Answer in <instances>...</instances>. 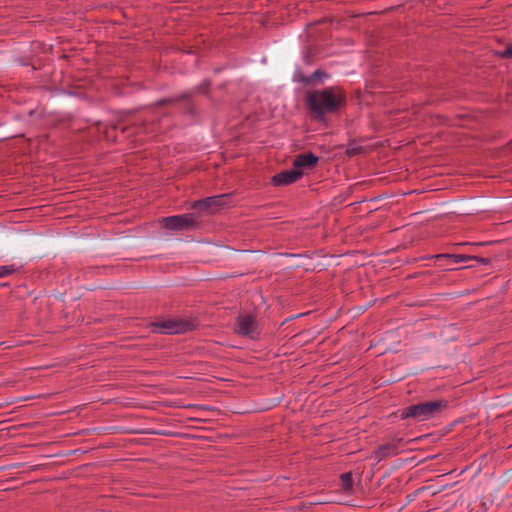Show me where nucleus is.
I'll use <instances>...</instances> for the list:
<instances>
[{"instance_id": "nucleus-18", "label": "nucleus", "mask_w": 512, "mask_h": 512, "mask_svg": "<svg viewBox=\"0 0 512 512\" xmlns=\"http://www.w3.org/2000/svg\"><path fill=\"white\" fill-rule=\"evenodd\" d=\"M496 55L500 59H512V44H508L505 49L497 51Z\"/></svg>"}, {"instance_id": "nucleus-15", "label": "nucleus", "mask_w": 512, "mask_h": 512, "mask_svg": "<svg viewBox=\"0 0 512 512\" xmlns=\"http://www.w3.org/2000/svg\"><path fill=\"white\" fill-rule=\"evenodd\" d=\"M192 98H190L189 100H185L183 101V106L181 108V112L183 114H189L191 116H195L197 111H196V106L194 105V103L191 101ZM182 103V101L180 102Z\"/></svg>"}, {"instance_id": "nucleus-7", "label": "nucleus", "mask_w": 512, "mask_h": 512, "mask_svg": "<svg viewBox=\"0 0 512 512\" xmlns=\"http://www.w3.org/2000/svg\"><path fill=\"white\" fill-rule=\"evenodd\" d=\"M303 176V171L298 169H290L285 170L280 173L275 174L271 178V184L273 186H287L292 183H295Z\"/></svg>"}, {"instance_id": "nucleus-24", "label": "nucleus", "mask_w": 512, "mask_h": 512, "mask_svg": "<svg viewBox=\"0 0 512 512\" xmlns=\"http://www.w3.org/2000/svg\"><path fill=\"white\" fill-rule=\"evenodd\" d=\"M304 60L307 64H310L311 63V60H310V56L308 53L305 54V57H304Z\"/></svg>"}, {"instance_id": "nucleus-22", "label": "nucleus", "mask_w": 512, "mask_h": 512, "mask_svg": "<svg viewBox=\"0 0 512 512\" xmlns=\"http://www.w3.org/2000/svg\"><path fill=\"white\" fill-rule=\"evenodd\" d=\"M431 259H435L434 255L421 256L419 258H416L415 261H418V260H431Z\"/></svg>"}, {"instance_id": "nucleus-27", "label": "nucleus", "mask_w": 512, "mask_h": 512, "mask_svg": "<svg viewBox=\"0 0 512 512\" xmlns=\"http://www.w3.org/2000/svg\"><path fill=\"white\" fill-rule=\"evenodd\" d=\"M7 286H9V283H0V288L1 287H7Z\"/></svg>"}, {"instance_id": "nucleus-16", "label": "nucleus", "mask_w": 512, "mask_h": 512, "mask_svg": "<svg viewBox=\"0 0 512 512\" xmlns=\"http://www.w3.org/2000/svg\"><path fill=\"white\" fill-rule=\"evenodd\" d=\"M19 270L15 264L0 266V278L15 274Z\"/></svg>"}, {"instance_id": "nucleus-3", "label": "nucleus", "mask_w": 512, "mask_h": 512, "mask_svg": "<svg viewBox=\"0 0 512 512\" xmlns=\"http://www.w3.org/2000/svg\"><path fill=\"white\" fill-rule=\"evenodd\" d=\"M161 223L165 229L170 231H190L200 227L194 213L164 217Z\"/></svg>"}, {"instance_id": "nucleus-11", "label": "nucleus", "mask_w": 512, "mask_h": 512, "mask_svg": "<svg viewBox=\"0 0 512 512\" xmlns=\"http://www.w3.org/2000/svg\"><path fill=\"white\" fill-rule=\"evenodd\" d=\"M190 98H193V93L183 92L175 96L159 99L153 104V106L163 107L165 105L180 103L181 101L189 100Z\"/></svg>"}, {"instance_id": "nucleus-9", "label": "nucleus", "mask_w": 512, "mask_h": 512, "mask_svg": "<svg viewBox=\"0 0 512 512\" xmlns=\"http://www.w3.org/2000/svg\"><path fill=\"white\" fill-rule=\"evenodd\" d=\"M400 418L402 420L413 418L419 421L428 420V415L426 413V408L424 406V403H418L414 405H410L408 407H405L401 410H399Z\"/></svg>"}, {"instance_id": "nucleus-17", "label": "nucleus", "mask_w": 512, "mask_h": 512, "mask_svg": "<svg viewBox=\"0 0 512 512\" xmlns=\"http://www.w3.org/2000/svg\"><path fill=\"white\" fill-rule=\"evenodd\" d=\"M210 85H211V82L209 80H205L200 85H198L195 89H193V90H191L189 92L193 93V96L196 93L208 94L209 89H210Z\"/></svg>"}, {"instance_id": "nucleus-14", "label": "nucleus", "mask_w": 512, "mask_h": 512, "mask_svg": "<svg viewBox=\"0 0 512 512\" xmlns=\"http://www.w3.org/2000/svg\"><path fill=\"white\" fill-rule=\"evenodd\" d=\"M341 487L344 491L348 492L352 490L353 487V476L351 472H345L340 476Z\"/></svg>"}, {"instance_id": "nucleus-28", "label": "nucleus", "mask_w": 512, "mask_h": 512, "mask_svg": "<svg viewBox=\"0 0 512 512\" xmlns=\"http://www.w3.org/2000/svg\"><path fill=\"white\" fill-rule=\"evenodd\" d=\"M440 491H441V490L434 491V492L432 493V496H436L438 493H440Z\"/></svg>"}, {"instance_id": "nucleus-29", "label": "nucleus", "mask_w": 512, "mask_h": 512, "mask_svg": "<svg viewBox=\"0 0 512 512\" xmlns=\"http://www.w3.org/2000/svg\"><path fill=\"white\" fill-rule=\"evenodd\" d=\"M476 245L477 246H481V245H484V243H477Z\"/></svg>"}, {"instance_id": "nucleus-25", "label": "nucleus", "mask_w": 512, "mask_h": 512, "mask_svg": "<svg viewBox=\"0 0 512 512\" xmlns=\"http://www.w3.org/2000/svg\"><path fill=\"white\" fill-rule=\"evenodd\" d=\"M455 501L447 500L445 504H447L449 507H453L455 505Z\"/></svg>"}, {"instance_id": "nucleus-4", "label": "nucleus", "mask_w": 512, "mask_h": 512, "mask_svg": "<svg viewBox=\"0 0 512 512\" xmlns=\"http://www.w3.org/2000/svg\"><path fill=\"white\" fill-rule=\"evenodd\" d=\"M231 194H220L196 200L192 203L193 210L204 212L209 215L216 214L222 208L228 206Z\"/></svg>"}, {"instance_id": "nucleus-6", "label": "nucleus", "mask_w": 512, "mask_h": 512, "mask_svg": "<svg viewBox=\"0 0 512 512\" xmlns=\"http://www.w3.org/2000/svg\"><path fill=\"white\" fill-rule=\"evenodd\" d=\"M237 328L235 332L244 337H249L251 339H255V332L257 329V321L255 317L251 314L239 315L236 319Z\"/></svg>"}, {"instance_id": "nucleus-20", "label": "nucleus", "mask_w": 512, "mask_h": 512, "mask_svg": "<svg viewBox=\"0 0 512 512\" xmlns=\"http://www.w3.org/2000/svg\"><path fill=\"white\" fill-rule=\"evenodd\" d=\"M470 260L477 261L478 263H480L482 265H488L491 263L490 258H484V257H480V256H471Z\"/></svg>"}, {"instance_id": "nucleus-12", "label": "nucleus", "mask_w": 512, "mask_h": 512, "mask_svg": "<svg viewBox=\"0 0 512 512\" xmlns=\"http://www.w3.org/2000/svg\"><path fill=\"white\" fill-rule=\"evenodd\" d=\"M435 260H447L449 263H460V262H467L470 261L471 255L467 254H457V253H441V254H435L434 255Z\"/></svg>"}, {"instance_id": "nucleus-10", "label": "nucleus", "mask_w": 512, "mask_h": 512, "mask_svg": "<svg viewBox=\"0 0 512 512\" xmlns=\"http://www.w3.org/2000/svg\"><path fill=\"white\" fill-rule=\"evenodd\" d=\"M423 403L426 408V413L429 419L439 415L443 410H445L448 407V401L445 399H439Z\"/></svg>"}, {"instance_id": "nucleus-1", "label": "nucleus", "mask_w": 512, "mask_h": 512, "mask_svg": "<svg viewBox=\"0 0 512 512\" xmlns=\"http://www.w3.org/2000/svg\"><path fill=\"white\" fill-rule=\"evenodd\" d=\"M304 103L313 121L325 123L327 115L337 114L346 107L347 95L341 86H329L308 91Z\"/></svg>"}, {"instance_id": "nucleus-2", "label": "nucleus", "mask_w": 512, "mask_h": 512, "mask_svg": "<svg viewBox=\"0 0 512 512\" xmlns=\"http://www.w3.org/2000/svg\"><path fill=\"white\" fill-rule=\"evenodd\" d=\"M152 331L159 334H182L193 331L196 326L192 321L184 319H168L152 323Z\"/></svg>"}, {"instance_id": "nucleus-5", "label": "nucleus", "mask_w": 512, "mask_h": 512, "mask_svg": "<svg viewBox=\"0 0 512 512\" xmlns=\"http://www.w3.org/2000/svg\"><path fill=\"white\" fill-rule=\"evenodd\" d=\"M405 443L404 438L394 437L391 442L384 443L375 449L371 457L379 463L386 458L398 455L400 453V447Z\"/></svg>"}, {"instance_id": "nucleus-19", "label": "nucleus", "mask_w": 512, "mask_h": 512, "mask_svg": "<svg viewBox=\"0 0 512 512\" xmlns=\"http://www.w3.org/2000/svg\"><path fill=\"white\" fill-rule=\"evenodd\" d=\"M363 147L362 146H353V147H348L347 150H346V154L349 156V157H354L356 155H359L363 152Z\"/></svg>"}, {"instance_id": "nucleus-21", "label": "nucleus", "mask_w": 512, "mask_h": 512, "mask_svg": "<svg viewBox=\"0 0 512 512\" xmlns=\"http://www.w3.org/2000/svg\"><path fill=\"white\" fill-rule=\"evenodd\" d=\"M114 129H116V130H120V131H121V133L125 134V133H127V132H129V131H130L131 127H130V126H121V125H116V126L114 127Z\"/></svg>"}, {"instance_id": "nucleus-23", "label": "nucleus", "mask_w": 512, "mask_h": 512, "mask_svg": "<svg viewBox=\"0 0 512 512\" xmlns=\"http://www.w3.org/2000/svg\"><path fill=\"white\" fill-rule=\"evenodd\" d=\"M147 433H149V434H156V435H166L165 432H160V431H155V430L148 431Z\"/></svg>"}, {"instance_id": "nucleus-8", "label": "nucleus", "mask_w": 512, "mask_h": 512, "mask_svg": "<svg viewBox=\"0 0 512 512\" xmlns=\"http://www.w3.org/2000/svg\"><path fill=\"white\" fill-rule=\"evenodd\" d=\"M319 162V157L312 152H306L298 154L294 161L293 167L294 169H298L303 171L304 169L312 170L314 169Z\"/></svg>"}, {"instance_id": "nucleus-26", "label": "nucleus", "mask_w": 512, "mask_h": 512, "mask_svg": "<svg viewBox=\"0 0 512 512\" xmlns=\"http://www.w3.org/2000/svg\"><path fill=\"white\" fill-rule=\"evenodd\" d=\"M468 244L467 243H457V244H454L455 247H461V246H467Z\"/></svg>"}, {"instance_id": "nucleus-13", "label": "nucleus", "mask_w": 512, "mask_h": 512, "mask_svg": "<svg viewBox=\"0 0 512 512\" xmlns=\"http://www.w3.org/2000/svg\"><path fill=\"white\" fill-rule=\"evenodd\" d=\"M329 78V74L321 69L315 70L310 76L302 79L306 84H311L316 80H323Z\"/></svg>"}]
</instances>
